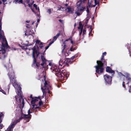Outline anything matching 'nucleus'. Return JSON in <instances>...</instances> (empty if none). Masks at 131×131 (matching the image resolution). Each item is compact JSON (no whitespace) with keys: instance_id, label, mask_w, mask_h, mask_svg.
<instances>
[{"instance_id":"37998d69","label":"nucleus","mask_w":131,"mask_h":131,"mask_svg":"<svg viewBox=\"0 0 131 131\" xmlns=\"http://www.w3.org/2000/svg\"><path fill=\"white\" fill-rule=\"evenodd\" d=\"M85 32H86V30L84 29L83 30V34H84Z\"/></svg>"},{"instance_id":"dca6fc26","label":"nucleus","mask_w":131,"mask_h":131,"mask_svg":"<svg viewBox=\"0 0 131 131\" xmlns=\"http://www.w3.org/2000/svg\"><path fill=\"white\" fill-rule=\"evenodd\" d=\"M93 2V1L92 0H89L88 4V6L86 7V12L88 13L89 12V8L90 7H95V5H91V4Z\"/></svg>"},{"instance_id":"4d7b16f0","label":"nucleus","mask_w":131,"mask_h":131,"mask_svg":"<svg viewBox=\"0 0 131 131\" xmlns=\"http://www.w3.org/2000/svg\"><path fill=\"white\" fill-rule=\"evenodd\" d=\"M36 65H37V66H38V65H37V64H36Z\"/></svg>"},{"instance_id":"b1692460","label":"nucleus","mask_w":131,"mask_h":131,"mask_svg":"<svg viewBox=\"0 0 131 131\" xmlns=\"http://www.w3.org/2000/svg\"><path fill=\"white\" fill-rule=\"evenodd\" d=\"M77 10V11L75 12V13L77 15H78V16H79V15H81V13L79 12H78V11H77V10Z\"/></svg>"},{"instance_id":"7c9ffc66","label":"nucleus","mask_w":131,"mask_h":131,"mask_svg":"<svg viewBox=\"0 0 131 131\" xmlns=\"http://www.w3.org/2000/svg\"><path fill=\"white\" fill-rule=\"evenodd\" d=\"M95 5H97V4H98L99 3L96 0H95Z\"/></svg>"},{"instance_id":"f704fd0d","label":"nucleus","mask_w":131,"mask_h":131,"mask_svg":"<svg viewBox=\"0 0 131 131\" xmlns=\"http://www.w3.org/2000/svg\"><path fill=\"white\" fill-rule=\"evenodd\" d=\"M3 115V114L2 113H0V117H1Z\"/></svg>"},{"instance_id":"20e7f679","label":"nucleus","mask_w":131,"mask_h":131,"mask_svg":"<svg viewBox=\"0 0 131 131\" xmlns=\"http://www.w3.org/2000/svg\"><path fill=\"white\" fill-rule=\"evenodd\" d=\"M57 72H56L55 74L57 76L59 77V80L61 81L63 80L64 79V78L63 76L66 77L67 79L69 76V74L65 70H63L61 72L60 71L59 69H57Z\"/></svg>"},{"instance_id":"603ef678","label":"nucleus","mask_w":131,"mask_h":131,"mask_svg":"<svg viewBox=\"0 0 131 131\" xmlns=\"http://www.w3.org/2000/svg\"><path fill=\"white\" fill-rule=\"evenodd\" d=\"M2 3V2L1 1H0V4Z\"/></svg>"},{"instance_id":"bf43d9fd","label":"nucleus","mask_w":131,"mask_h":131,"mask_svg":"<svg viewBox=\"0 0 131 131\" xmlns=\"http://www.w3.org/2000/svg\"><path fill=\"white\" fill-rule=\"evenodd\" d=\"M0 131H1V130H0Z\"/></svg>"},{"instance_id":"4468645a","label":"nucleus","mask_w":131,"mask_h":131,"mask_svg":"<svg viewBox=\"0 0 131 131\" xmlns=\"http://www.w3.org/2000/svg\"><path fill=\"white\" fill-rule=\"evenodd\" d=\"M49 65L51 66V69L52 70V72L55 74L56 72H57V69H57V67L53 64H52L51 62L49 63Z\"/></svg>"},{"instance_id":"ddd939ff","label":"nucleus","mask_w":131,"mask_h":131,"mask_svg":"<svg viewBox=\"0 0 131 131\" xmlns=\"http://www.w3.org/2000/svg\"><path fill=\"white\" fill-rule=\"evenodd\" d=\"M77 4V7L76 10H77V11L82 12L85 9V8L83 7L81 3H79V2H78Z\"/></svg>"},{"instance_id":"6ab92c4d","label":"nucleus","mask_w":131,"mask_h":131,"mask_svg":"<svg viewBox=\"0 0 131 131\" xmlns=\"http://www.w3.org/2000/svg\"><path fill=\"white\" fill-rule=\"evenodd\" d=\"M68 41V42L69 43H71L72 44V45H73V41H72L70 38H69L68 39H66L65 41L64 42V44H65L66 43L65 42L66 41Z\"/></svg>"},{"instance_id":"393cba45","label":"nucleus","mask_w":131,"mask_h":131,"mask_svg":"<svg viewBox=\"0 0 131 131\" xmlns=\"http://www.w3.org/2000/svg\"><path fill=\"white\" fill-rule=\"evenodd\" d=\"M52 44V43L51 42L49 44L48 46L46 47L45 48L46 50H47V49Z\"/></svg>"},{"instance_id":"864d4df0","label":"nucleus","mask_w":131,"mask_h":131,"mask_svg":"<svg viewBox=\"0 0 131 131\" xmlns=\"http://www.w3.org/2000/svg\"><path fill=\"white\" fill-rule=\"evenodd\" d=\"M59 21H60V22H61V20H59Z\"/></svg>"},{"instance_id":"f8f14e48","label":"nucleus","mask_w":131,"mask_h":131,"mask_svg":"<svg viewBox=\"0 0 131 131\" xmlns=\"http://www.w3.org/2000/svg\"><path fill=\"white\" fill-rule=\"evenodd\" d=\"M33 33L32 31V30L31 28H28L26 31L25 35L28 36H29L30 38H33Z\"/></svg>"},{"instance_id":"0eeeda50","label":"nucleus","mask_w":131,"mask_h":131,"mask_svg":"<svg viewBox=\"0 0 131 131\" xmlns=\"http://www.w3.org/2000/svg\"><path fill=\"white\" fill-rule=\"evenodd\" d=\"M97 65L95 66L96 69V72L99 74L103 72V63L101 61H97Z\"/></svg>"},{"instance_id":"a18cd8bd","label":"nucleus","mask_w":131,"mask_h":131,"mask_svg":"<svg viewBox=\"0 0 131 131\" xmlns=\"http://www.w3.org/2000/svg\"><path fill=\"white\" fill-rule=\"evenodd\" d=\"M26 23H29L30 22V21L29 20H27L26 21Z\"/></svg>"},{"instance_id":"a19ab883","label":"nucleus","mask_w":131,"mask_h":131,"mask_svg":"<svg viewBox=\"0 0 131 131\" xmlns=\"http://www.w3.org/2000/svg\"><path fill=\"white\" fill-rule=\"evenodd\" d=\"M34 7H35V8L36 7H37V5L35 4H34Z\"/></svg>"},{"instance_id":"aec40b11","label":"nucleus","mask_w":131,"mask_h":131,"mask_svg":"<svg viewBox=\"0 0 131 131\" xmlns=\"http://www.w3.org/2000/svg\"><path fill=\"white\" fill-rule=\"evenodd\" d=\"M38 100L37 99V98H35L34 99H32V100L31 101V104H33L35 103L37 101H38Z\"/></svg>"},{"instance_id":"5701e85b","label":"nucleus","mask_w":131,"mask_h":131,"mask_svg":"<svg viewBox=\"0 0 131 131\" xmlns=\"http://www.w3.org/2000/svg\"><path fill=\"white\" fill-rule=\"evenodd\" d=\"M126 79L129 81L128 83H127V84H128L129 83H131V82H130V81H131V79L127 77H126Z\"/></svg>"},{"instance_id":"8fccbe9b","label":"nucleus","mask_w":131,"mask_h":131,"mask_svg":"<svg viewBox=\"0 0 131 131\" xmlns=\"http://www.w3.org/2000/svg\"><path fill=\"white\" fill-rule=\"evenodd\" d=\"M15 98H16V100L17 101L18 99L17 98L16 96H15Z\"/></svg>"},{"instance_id":"de8ad7c7","label":"nucleus","mask_w":131,"mask_h":131,"mask_svg":"<svg viewBox=\"0 0 131 131\" xmlns=\"http://www.w3.org/2000/svg\"><path fill=\"white\" fill-rule=\"evenodd\" d=\"M30 98H31L32 99H33L32 98V95H31L30 96Z\"/></svg>"},{"instance_id":"f257e3e1","label":"nucleus","mask_w":131,"mask_h":131,"mask_svg":"<svg viewBox=\"0 0 131 131\" xmlns=\"http://www.w3.org/2000/svg\"><path fill=\"white\" fill-rule=\"evenodd\" d=\"M8 74L10 82L12 83L14 88L17 90L18 92L17 94L19 97V100L20 103V104L23 107L24 106V100L22 99L21 88L20 85L17 84L15 79V76L13 70H12L11 71H10Z\"/></svg>"},{"instance_id":"bb28decb","label":"nucleus","mask_w":131,"mask_h":131,"mask_svg":"<svg viewBox=\"0 0 131 131\" xmlns=\"http://www.w3.org/2000/svg\"><path fill=\"white\" fill-rule=\"evenodd\" d=\"M106 52H105L104 53H103V55H102V59H103L104 58V55H106Z\"/></svg>"},{"instance_id":"412c9836","label":"nucleus","mask_w":131,"mask_h":131,"mask_svg":"<svg viewBox=\"0 0 131 131\" xmlns=\"http://www.w3.org/2000/svg\"><path fill=\"white\" fill-rule=\"evenodd\" d=\"M79 27H78V29H80V30H82L83 28V26L80 22L79 23Z\"/></svg>"},{"instance_id":"a878e982","label":"nucleus","mask_w":131,"mask_h":131,"mask_svg":"<svg viewBox=\"0 0 131 131\" xmlns=\"http://www.w3.org/2000/svg\"><path fill=\"white\" fill-rule=\"evenodd\" d=\"M87 0H80V3L81 4V3H84Z\"/></svg>"},{"instance_id":"473e14b6","label":"nucleus","mask_w":131,"mask_h":131,"mask_svg":"<svg viewBox=\"0 0 131 131\" xmlns=\"http://www.w3.org/2000/svg\"><path fill=\"white\" fill-rule=\"evenodd\" d=\"M1 123V122H0V124ZM3 127V125L2 124H1L0 125V129H2Z\"/></svg>"},{"instance_id":"cd10ccee","label":"nucleus","mask_w":131,"mask_h":131,"mask_svg":"<svg viewBox=\"0 0 131 131\" xmlns=\"http://www.w3.org/2000/svg\"><path fill=\"white\" fill-rule=\"evenodd\" d=\"M47 12L49 14H50L51 13V10L50 9H48L47 10Z\"/></svg>"},{"instance_id":"9b49d317","label":"nucleus","mask_w":131,"mask_h":131,"mask_svg":"<svg viewBox=\"0 0 131 131\" xmlns=\"http://www.w3.org/2000/svg\"><path fill=\"white\" fill-rule=\"evenodd\" d=\"M104 79L106 84H110L112 81V77L107 74L104 76Z\"/></svg>"},{"instance_id":"e433bc0d","label":"nucleus","mask_w":131,"mask_h":131,"mask_svg":"<svg viewBox=\"0 0 131 131\" xmlns=\"http://www.w3.org/2000/svg\"><path fill=\"white\" fill-rule=\"evenodd\" d=\"M63 4L64 5V6L65 7H67V6H68V4L67 3H66V4Z\"/></svg>"},{"instance_id":"c85d7f7f","label":"nucleus","mask_w":131,"mask_h":131,"mask_svg":"<svg viewBox=\"0 0 131 131\" xmlns=\"http://www.w3.org/2000/svg\"><path fill=\"white\" fill-rule=\"evenodd\" d=\"M40 42H40V41H39V40H37L36 41V44H39Z\"/></svg>"},{"instance_id":"39448f33","label":"nucleus","mask_w":131,"mask_h":131,"mask_svg":"<svg viewBox=\"0 0 131 131\" xmlns=\"http://www.w3.org/2000/svg\"><path fill=\"white\" fill-rule=\"evenodd\" d=\"M35 53H36L37 54V57H38L39 56H41V58L43 63L40 64L42 66H43V65H46L47 64V61H46V60L45 58L43 56H42L41 53H37V51L35 49V47L34 48V49H33L32 53V57L34 58V64H35V63H36V60L35 59V56L34 55Z\"/></svg>"},{"instance_id":"9d476101","label":"nucleus","mask_w":131,"mask_h":131,"mask_svg":"<svg viewBox=\"0 0 131 131\" xmlns=\"http://www.w3.org/2000/svg\"><path fill=\"white\" fill-rule=\"evenodd\" d=\"M70 59H66L64 61L63 60L60 59L59 62V68H61V66L63 64H67L69 63Z\"/></svg>"},{"instance_id":"a211bd4d","label":"nucleus","mask_w":131,"mask_h":131,"mask_svg":"<svg viewBox=\"0 0 131 131\" xmlns=\"http://www.w3.org/2000/svg\"><path fill=\"white\" fill-rule=\"evenodd\" d=\"M59 35H60V34L58 33V34H57V35L56 36H54L53 38V41H52V42H51V43H53V42L55 41H56V40L57 38L59 36Z\"/></svg>"},{"instance_id":"4c0bfd02","label":"nucleus","mask_w":131,"mask_h":131,"mask_svg":"<svg viewBox=\"0 0 131 131\" xmlns=\"http://www.w3.org/2000/svg\"><path fill=\"white\" fill-rule=\"evenodd\" d=\"M35 8L37 10H38L39 11V9L38 7H36Z\"/></svg>"},{"instance_id":"6e6d98bb","label":"nucleus","mask_w":131,"mask_h":131,"mask_svg":"<svg viewBox=\"0 0 131 131\" xmlns=\"http://www.w3.org/2000/svg\"><path fill=\"white\" fill-rule=\"evenodd\" d=\"M131 87V86H130V88Z\"/></svg>"},{"instance_id":"6e6552de","label":"nucleus","mask_w":131,"mask_h":131,"mask_svg":"<svg viewBox=\"0 0 131 131\" xmlns=\"http://www.w3.org/2000/svg\"><path fill=\"white\" fill-rule=\"evenodd\" d=\"M67 46L65 45H64L63 47L64 49L62 51V53L65 56V57L67 56H68L69 54L70 53V51H73L75 50L76 48L73 47V45L71 46L70 49H67L66 50L65 49L66 47Z\"/></svg>"},{"instance_id":"5fc2aeb1","label":"nucleus","mask_w":131,"mask_h":131,"mask_svg":"<svg viewBox=\"0 0 131 131\" xmlns=\"http://www.w3.org/2000/svg\"><path fill=\"white\" fill-rule=\"evenodd\" d=\"M91 32H90L89 33V35H90V34H91Z\"/></svg>"},{"instance_id":"72a5a7b5","label":"nucleus","mask_w":131,"mask_h":131,"mask_svg":"<svg viewBox=\"0 0 131 131\" xmlns=\"http://www.w3.org/2000/svg\"><path fill=\"white\" fill-rule=\"evenodd\" d=\"M120 74H121V73H120ZM121 76L122 78H125V76L123 75L122 74H121Z\"/></svg>"},{"instance_id":"2f4dec72","label":"nucleus","mask_w":131,"mask_h":131,"mask_svg":"<svg viewBox=\"0 0 131 131\" xmlns=\"http://www.w3.org/2000/svg\"><path fill=\"white\" fill-rule=\"evenodd\" d=\"M7 0H2V1L3 3V4H6L7 3H6Z\"/></svg>"},{"instance_id":"ea45409f","label":"nucleus","mask_w":131,"mask_h":131,"mask_svg":"<svg viewBox=\"0 0 131 131\" xmlns=\"http://www.w3.org/2000/svg\"><path fill=\"white\" fill-rule=\"evenodd\" d=\"M2 92L3 93H4V94H5V91L3 90H2Z\"/></svg>"},{"instance_id":"c756f323","label":"nucleus","mask_w":131,"mask_h":131,"mask_svg":"<svg viewBox=\"0 0 131 131\" xmlns=\"http://www.w3.org/2000/svg\"><path fill=\"white\" fill-rule=\"evenodd\" d=\"M39 46L41 48H42L43 47V45L41 42H40L39 44Z\"/></svg>"},{"instance_id":"423d86ee","label":"nucleus","mask_w":131,"mask_h":131,"mask_svg":"<svg viewBox=\"0 0 131 131\" xmlns=\"http://www.w3.org/2000/svg\"><path fill=\"white\" fill-rule=\"evenodd\" d=\"M43 78L44 80V81L43 80L42 81L45 82L43 88L41 87V89L42 90L43 93L44 94L45 93H50V89L51 87L49 85L48 83L45 80V76H44Z\"/></svg>"},{"instance_id":"13d9d810","label":"nucleus","mask_w":131,"mask_h":131,"mask_svg":"<svg viewBox=\"0 0 131 131\" xmlns=\"http://www.w3.org/2000/svg\"><path fill=\"white\" fill-rule=\"evenodd\" d=\"M91 31H92V30H91Z\"/></svg>"},{"instance_id":"1a4fd4ad","label":"nucleus","mask_w":131,"mask_h":131,"mask_svg":"<svg viewBox=\"0 0 131 131\" xmlns=\"http://www.w3.org/2000/svg\"><path fill=\"white\" fill-rule=\"evenodd\" d=\"M59 10H62V11L66 10L67 11L70 13H72L73 12V8L70 7H68L67 8L64 7L62 6L59 9Z\"/></svg>"},{"instance_id":"c9c22d12","label":"nucleus","mask_w":131,"mask_h":131,"mask_svg":"<svg viewBox=\"0 0 131 131\" xmlns=\"http://www.w3.org/2000/svg\"><path fill=\"white\" fill-rule=\"evenodd\" d=\"M34 3V2L33 1L32 2V3L31 5H30V4H29L28 5H29V6L30 7H31V6L32 4Z\"/></svg>"},{"instance_id":"c03bdc74","label":"nucleus","mask_w":131,"mask_h":131,"mask_svg":"<svg viewBox=\"0 0 131 131\" xmlns=\"http://www.w3.org/2000/svg\"><path fill=\"white\" fill-rule=\"evenodd\" d=\"M124 82H123V84H122V85H123V86H125V84H124Z\"/></svg>"},{"instance_id":"58836bf2","label":"nucleus","mask_w":131,"mask_h":131,"mask_svg":"<svg viewBox=\"0 0 131 131\" xmlns=\"http://www.w3.org/2000/svg\"><path fill=\"white\" fill-rule=\"evenodd\" d=\"M82 31V30H80V32L79 33V35H81Z\"/></svg>"},{"instance_id":"79ce46f5","label":"nucleus","mask_w":131,"mask_h":131,"mask_svg":"<svg viewBox=\"0 0 131 131\" xmlns=\"http://www.w3.org/2000/svg\"><path fill=\"white\" fill-rule=\"evenodd\" d=\"M42 102H39V105H41L42 104Z\"/></svg>"},{"instance_id":"4be33fe9","label":"nucleus","mask_w":131,"mask_h":131,"mask_svg":"<svg viewBox=\"0 0 131 131\" xmlns=\"http://www.w3.org/2000/svg\"><path fill=\"white\" fill-rule=\"evenodd\" d=\"M14 2L15 4L17 3H22V0H16V1H14Z\"/></svg>"},{"instance_id":"09e8293b","label":"nucleus","mask_w":131,"mask_h":131,"mask_svg":"<svg viewBox=\"0 0 131 131\" xmlns=\"http://www.w3.org/2000/svg\"><path fill=\"white\" fill-rule=\"evenodd\" d=\"M39 21H40V20H39V19H38V20H37V22H39Z\"/></svg>"},{"instance_id":"7ed1b4c3","label":"nucleus","mask_w":131,"mask_h":131,"mask_svg":"<svg viewBox=\"0 0 131 131\" xmlns=\"http://www.w3.org/2000/svg\"><path fill=\"white\" fill-rule=\"evenodd\" d=\"M31 117V115H26L23 114L22 115L21 117L19 119L13 122L9 126L7 130L5 131H12L13 129L14 128L15 125L17 123L19 122V121L22 118H25L24 122H28Z\"/></svg>"},{"instance_id":"f03ea898","label":"nucleus","mask_w":131,"mask_h":131,"mask_svg":"<svg viewBox=\"0 0 131 131\" xmlns=\"http://www.w3.org/2000/svg\"><path fill=\"white\" fill-rule=\"evenodd\" d=\"M0 18V54L2 53L1 55H0V59L4 57V54L5 52V48H8L9 47L6 40L3 36V32L1 30L2 24Z\"/></svg>"},{"instance_id":"f3484780","label":"nucleus","mask_w":131,"mask_h":131,"mask_svg":"<svg viewBox=\"0 0 131 131\" xmlns=\"http://www.w3.org/2000/svg\"><path fill=\"white\" fill-rule=\"evenodd\" d=\"M106 71L107 72L114 74V72L111 69V68L109 67H107L106 68Z\"/></svg>"},{"instance_id":"3c124183","label":"nucleus","mask_w":131,"mask_h":131,"mask_svg":"<svg viewBox=\"0 0 131 131\" xmlns=\"http://www.w3.org/2000/svg\"><path fill=\"white\" fill-rule=\"evenodd\" d=\"M34 22H33L32 23V25L33 24H34Z\"/></svg>"},{"instance_id":"49530a36","label":"nucleus","mask_w":131,"mask_h":131,"mask_svg":"<svg viewBox=\"0 0 131 131\" xmlns=\"http://www.w3.org/2000/svg\"><path fill=\"white\" fill-rule=\"evenodd\" d=\"M130 89H131V87H130V88L129 89V91L130 92Z\"/></svg>"},{"instance_id":"2eb2a0df","label":"nucleus","mask_w":131,"mask_h":131,"mask_svg":"<svg viewBox=\"0 0 131 131\" xmlns=\"http://www.w3.org/2000/svg\"><path fill=\"white\" fill-rule=\"evenodd\" d=\"M31 108H30L28 111V112L29 114L32 112L31 110L32 108L34 110H35L37 108H38V107L35 104V103H31Z\"/></svg>"}]
</instances>
